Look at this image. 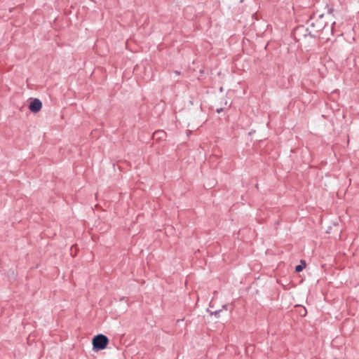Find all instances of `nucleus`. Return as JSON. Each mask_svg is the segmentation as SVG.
<instances>
[{
    "instance_id": "obj_4",
    "label": "nucleus",
    "mask_w": 359,
    "mask_h": 359,
    "mask_svg": "<svg viewBox=\"0 0 359 359\" xmlns=\"http://www.w3.org/2000/svg\"><path fill=\"white\" fill-rule=\"evenodd\" d=\"M163 133V131H156V132L154 133V135H158L159 133Z\"/></svg>"
},
{
    "instance_id": "obj_5",
    "label": "nucleus",
    "mask_w": 359,
    "mask_h": 359,
    "mask_svg": "<svg viewBox=\"0 0 359 359\" xmlns=\"http://www.w3.org/2000/svg\"><path fill=\"white\" fill-rule=\"evenodd\" d=\"M323 25H320L318 27V29L316 30L317 32L318 31H320L323 29Z\"/></svg>"
},
{
    "instance_id": "obj_2",
    "label": "nucleus",
    "mask_w": 359,
    "mask_h": 359,
    "mask_svg": "<svg viewBox=\"0 0 359 359\" xmlns=\"http://www.w3.org/2000/svg\"><path fill=\"white\" fill-rule=\"evenodd\" d=\"M42 107V103L39 99H34L30 102L29 109L34 113L39 112Z\"/></svg>"
},
{
    "instance_id": "obj_1",
    "label": "nucleus",
    "mask_w": 359,
    "mask_h": 359,
    "mask_svg": "<svg viewBox=\"0 0 359 359\" xmlns=\"http://www.w3.org/2000/svg\"><path fill=\"white\" fill-rule=\"evenodd\" d=\"M109 344L108 338L103 334H98L93 337V345L94 349L103 350Z\"/></svg>"
},
{
    "instance_id": "obj_6",
    "label": "nucleus",
    "mask_w": 359,
    "mask_h": 359,
    "mask_svg": "<svg viewBox=\"0 0 359 359\" xmlns=\"http://www.w3.org/2000/svg\"><path fill=\"white\" fill-rule=\"evenodd\" d=\"M220 111H221V109H217V111L218 113H219V112H220Z\"/></svg>"
},
{
    "instance_id": "obj_3",
    "label": "nucleus",
    "mask_w": 359,
    "mask_h": 359,
    "mask_svg": "<svg viewBox=\"0 0 359 359\" xmlns=\"http://www.w3.org/2000/svg\"><path fill=\"white\" fill-rule=\"evenodd\" d=\"M306 267V263L304 261L302 260L301 261V264L297 265L296 267H295V271L297 272H300L302 271L304 268Z\"/></svg>"
}]
</instances>
